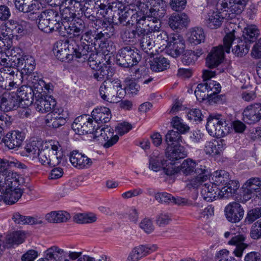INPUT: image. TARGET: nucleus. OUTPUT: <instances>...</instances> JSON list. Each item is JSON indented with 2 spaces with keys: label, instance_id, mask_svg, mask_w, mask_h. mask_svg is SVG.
Here are the masks:
<instances>
[{
  "label": "nucleus",
  "instance_id": "nucleus-1",
  "mask_svg": "<svg viewBox=\"0 0 261 261\" xmlns=\"http://www.w3.org/2000/svg\"><path fill=\"white\" fill-rule=\"evenodd\" d=\"M126 91L122 88L118 79L104 81L99 88V94L101 98L111 103H117L125 95Z\"/></svg>",
  "mask_w": 261,
  "mask_h": 261
},
{
  "label": "nucleus",
  "instance_id": "nucleus-2",
  "mask_svg": "<svg viewBox=\"0 0 261 261\" xmlns=\"http://www.w3.org/2000/svg\"><path fill=\"white\" fill-rule=\"evenodd\" d=\"M234 31L227 33L223 39V45L213 48L206 59L207 66L211 68L218 66L224 59V51L229 53L233 41L234 40Z\"/></svg>",
  "mask_w": 261,
  "mask_h": 261
},
{
  "label": "nucleus",
  "instance_id": "nucleus-3",
  "mask_svg": "<svg viewBox=\"0 0 261 261\" xmlns=\"http://www.w3.org/2000/svg\"><path fill=\"white\" fill-rule=\"evenodd\" d=\"M50 147L46 142L42 143L41 150L37 158L43 165L55 166L61 162L63 154L61 152L58 151L59 146L58 142L50 144Z\"/></svg>",
  "mask_w": 261,
  "mask_h": 261
},
{
  "label": "nucleus",
  "instance_id": "nucleus-4",
  "mask_svg": "<svg viewBox=\"0 0 261 261\" xmlns=\"http://www.w3.org/2000/svg\"><path fill=\"white\" fill-rule=\"evenodd\" d=\"M37 25L39 29L46 33L58 31L61 28L58 13L49 9L38 15Z\"/></svg>",
  "mask_w": 261,
  "mask_h": 261
},
{
  "label": "nucleus",
  "instance_id": "nucleus-5",
  "mask_svg": "<svg viewBox=\"0 0 261 261\" xmlns=\"http://www.w3.org/2000/svg\"><path fill=\"white\" fill-rule=\"evenodd\" d=\"M205 166L198 165L196 162L191 159H187L181 165L175 168L174 166L164 168V172L167 175L171 176L176 173H180L185 176L194 175L199 172L205 171Z\"/></svg>",
  "mask_w": 261,
  "mask_h": 261
},
{
  "label": "nucleus",
  "instance_id": "nucleus-6",
  "mask_svg": "<svg viewBox=\"0 0 261 261\" xmlns=\"http://www.w3.org/2000/svg\"><path fill=\"white\" fill-rule=\"evenodd\" d=\"M116 58L117 63L124 67L133 66L141 60V56L138 53L130 46H126L120 49Z\"/></svg>",
  "mask_w": 261,
  "mask_h": 261
},
{
  "label": "nucleus",
  "instance_id": "nucleus-7",
  "mask_svg": "<svg viewBox=\"0 0 261 261\" xmlns=\"http://www.w3.org/2000/svg\"><path fill=\"white\" fill-rule=\"evenodd\" d=\"M218 0H211L215 7V10H210L205 18V23L210 28L215 29L220 27L224 18L227 16L228 10H219L217 8Z\"/></svg>",
  "mask_w": 261,
  "mask_h": 261
},
{
  "label": "nucleus",
  "instance_id": "nucleus-8",
  "mask_svg": "<svg viewBox=\"0 0 261 261\" xmlns=\"http://www.w3.org/2000/svg\"><path fill=\"white\" fill-rule=\"evenodd\" d=\"M151 0H137L135 4L139 11L137 14V18L134 20L138 26L137 28L144 29V34L147 32L148 17L151 16L149 13V7L151 5Z\"/></svg>",
  "mask_w": 261,
  "mask_h": 261
},
{
  "label": "nucleus",
  "instance_id": "nucleus-9",
  "mask_svg": "<svg viewBox=\"0 0 261 261\" xmlns=\"http://www.w3.org/2000/svg\"><path fill=\"white\" fill-rule=\"evenodd\" d=\"M226 126V122L220 115H210L207 119L206 128L211 136L221 138L225 134Z\"/></svg>",
  "mask_w": 261,
  "mask_h": 261
},
{
  "label": "nucleus",
  "instance_id": "nucleus-10",
  "mask_svg": "<svg viewBox=\"0 0 261 261\" xmlns=\"http://www.w3.org/2000/svg\"><path fill=\"white\" fill-rule=\"evenodd\" d=\"M72 44L71 40L68 41H58L55 44L53 51L57 59L62 62L69 61L73 59V54L74 50H72Z\"/></svg>",
  "mask_w": 261,
  "mask_h": 261
},
{
  "label": "nucleus",
  "instance_id": "nucleus-11",
  "mask_svg": "<svg viewBox=\"0 0 261 261\" xmlns=\"http://www.w3.org/2000/svg\"><path fill=\"white\" fill-rule=\"evenodd\" d=\"M93 120L88 116L85 115L76 118L72 124V128L75 132L80 135L86 134L94 135V128L92 125Z\"/></svg>",
  "mask_w": 261,
  "mask_h": 261
},
{
  "label": "nucleus",
  "instance_id": "nucleus-12",
  "mask_svg": "<svg viewBox=\"0 0 261 261\" xmlns=\"http://www.w3.org/2000/svg\"><path fill=\"white\" fill-rule=\"evenodd\" d=\"M18 176L17 177V184H9L6 183L4 187V190H3V200L5 203L8 204H12L17 202L21 197L22 191L20 188H17L19 185Z\"/></svg>",
  "mask_w": 261,
  "mask_h": 261
},
{
  "label": "nucleus",
  "instance_id": "nucleus-13",
  "mask_svg": "<svg viewBox=\"0 0 261 261\" xmlns=\"http://www.w3.org/2000/svg\"><path fill=\"white\" fill-rule=\"evenodd\" d=\"M242 188L245 200L254 198L261 192V178L255 177L249 178L244 184Z\"/></svg>",
  "mask_w": 261,
  "mask_h": 261
},
{
  "label": "nucleus",
  "instance_id": "nucleus-14",
  "mask_svg": "<svg viewBox=\"0 0 261 261\" xmlns=\"http://www.w3.org/2000/svg\"><path fill=\"white\" fill-rule=\"evenodd\" d=\"M234 233L231 230L224 233V237L228 238L230 237L231 239L228 241V244L230 245L236 246L233 251L234 255L238 257H241L243 255L244 251L248 247V245L245 243L246 237L243 234H238L233 236Z\"/></svg>",
  "mask_w": 261,
  "mask_h": 261
},
{
  "label": "nucleus",
  "instance_id": "nucleus-15",
  "mask_svg": "<svg viewBox=\"0 0 261 261\" xmlns=\"http://www.w3.org/2000/svg\"><path fill=\"white\" fill-rule=\"evenodd\" d=\"M94 136L97 138L99 141L106 142L103 144L105 148L112 146L119 140V137L117 135L113 136V132L108 126L97 128L94 131Z\"/></svg>",
  "mask_w": 261,
  "mask_h": 261
},
{
  "label": "nucleus",
  "instance_id": "nucleus-16",
  "mask_svg": "<svg viewBox=\"0 0 261 261\" xmlns=\"http://www.w3.org/2000/svg\"><path fill=\"white\" fill-rule=\"evenodd\" d=\"M166 48L168 54L172 57H178L185 48L184 40L182 37L178 34H173L169 37Z\"/></svg>",
  "mask_w": 261,
  "mask_h": 261
},
{
  "label": "nucleus",
  "instance_id": "nucleus-17",
  "mask_svg": "<svg viewBox=\"0 0 261 261\" xmlns=\"http://www.w3.org/2000/svg\"><path fill=\"white\" fill-rule=\"evenodd\" d=\"M224 213L225 217L229 222L237 223L243 219L244 211L239 202H232L225 206Z\"/></svg>",
  "mask_w": 261,
  "mask_h": 261
},
{
  "label": "nucleus",
  "instance_id": "nucleus-18",
  "mask_svg": "<svg viewBox=\"0 0 261 261\" xmlns=\"http://www.w3.org/2000/svg\"><path fill=\"white\" fill-rule=\"evenodd\" d=\"M244 122L248 124H254L261 119V103H254L246 107L243 112Z\"/></svg>",
  "mask_w": 261,
  "mask_h": 261
},
{
  "label": "nucleus",
  "instance_id": "nucleus-19",
  "mask_svg": "<svg viewBox=\"0 0 261 261\" xmlns=\"http://www.w3.org/2000/svg\"><path fill=\"white\" fill-rule=\"evenodd\" d=\"M248 0H218L217 7L219 10H228L231 13L239 14L242 12Z\"/></svg>",
  "mask_w": 261,
  "mask_h": 261
},
{
  "label": "nucleus",
  "instance_id": "nucleus-20",
  "mask_svg": "<svg viewBox=\"0 0 261 261\" xmlns=\"http://www.w3.org/2000/svg\"><path fill=\"white\" fill-rule=\"evenodd\" d=\"M156 245H139L129 252L126 261H139L157 249Z\"/></svg>",
  "mask_w": 261,
  "mask_h": 261
},
{
  "label": "nucleus",
  "instance_id": "nucleus-21",
  "mask_svg": "<svg viewBox=\"0 0 261 261\" xmlns=\"http://www.w3.org/2000/svg\"><path fill=\"white\" fill-rule=\"evenodd\" d=\"M66 33L70 40L77 41L82 40V33L85 28V23L81 19L75 20L64 26Z\"/></svg>",
  "mask_w": 261,
  "mask_h": 261
},
{
  "label": "nucleus",
  "instance_id": "nucleus-22",
  "mask_svg": "<svg viewBox=\"0 0 261 261\" xmlns=\"http://www.w3.org/2000/svg\"><path fill=\"white\" fill-rule=\"evenodd\" d=\"M187 152L181 145L168 146L166 149V156L168 159V163L165 167L174 166L176 161L187 156Z\"/></svg>",
  "mask_w": 261,
  "mask_h": 261
},
{
  "label": "nucleus",
  "instance_id": "nucleus-23",
  "mask_svg": "<svg viewBox=\"0 0 261 261\" xmlns=\"http://www.w3.org/2000/svg\"><path fill=\"white\" fill-rule=\"evenodd\" d=\"M9 162L0 159V183L3 186L5 182L7 184H17L18 174L16 172L9 170Z\"/></svg>",
  "mask_w": 261,
  "mask_h": 261
},
{
  "label": "nucleus",
  "instance_id": "nucleus-24",
  "mask_svg": "<svg viewBox=\"0 0 261 261\" xmlns=\"http://www.w3.org/2000/svg\"><path fill=\"white\" fill-rule=\"evenodd\" d=\"M29 88L32 90V93L35 98L41 95H45L48 92L49 85L45 83L38 76L31 75L29 80Z\"/></svg>",
  "mask_w": 261,
  "mask_h": 261
},
{
  "label": "nucleus",
  "instance_id": "nucleus-25",
  "mask_svg": "<svg viewBox=\"0 0 261 261\" xmlns=\"http://www.w3.org/2000/svg\"><path fill=\"white\" fill-rule=\"evenodd\" d=\"M15 7L19 12L36 14L41 8L38 0H15Z\"/></svg>",
  "mask_w": 261,
  "mask_h": 261
},
{
  "label": "nucleus",
  "instance_id": "nucleus-26",
  "mask_svg": "<svg viewBox=\"0 0 261 261\" xmlns=\"http://www.w3.org/2000/svg\"><path fill=\"white\" fill-rule=\"evenodd\" d=\"M25 238L24 232L16 231L8 234L5 241L0 240V254L6 248L11 247L14 244L19 245L23 242Z\"/></svg>",
  "mask_w": 261,
  "mask_h": 261
},
{
  "label": "nucleus",
  "instance_id": "nucleus-27",
  "mask_svg": "<svg viewBox=\"0 0 261 261\" xmlns=\"http://www.w3.org/2000/svg\"><path fill=\"white\" fill-rule=\"evenodd\" d=\"M35 98V108L37 111L41 113L50 111L56 105V100L50 96L41 95Z\"/></svg>",
  "mask_w": 261,
  "mask_h": 261
},
{
  "label": "nucleus",
  "instance_id": "nucleus-28",
  "mask_svg": "<svg viewBox=\"0 0 261 261\" xmlns=\"http://www.w3.org/2000/svg\"><path fill=\"white\" fill-rule=\"evenodd\" d=\"M24 139L23 134L18 131H12L8 133L1 139V142L4 143L9 149L18 147L21 144Z\"/></svg>",
  "mask_w": 261,
  "mask_h": 261
},
{
  "label": "nucleus",
  "instance_id": "nucleus-29",
  "mask_svg": "<svg viewBox=\"0 0 261 261\" xmlns=\"http://www.w3.org/2000/svg\"><path fill=\"white\" fill-rule=\"evenodd\" d=\"M69 160L74 167L80 169H88L93 164L90 158L77 151H73L71 153Z\"/></svg>",
  "mask_w": 261,
  "mask_h": 261
},
{
  "label": "nucleus",
  "instance_id": "nucleus-30",
  "mask_svg": "<svg viewBox=\"0 0 261 261\" xmlns=\"http://www.w3.org/2000/svg\"><path fill=\"white\" fill-rule=\"evenodd\" d=\"M190 20L185 13H174L169 18L168 24L173 30L181 29L186 27Z\"/></svg>",
  "mask_w": 261,
  "mask_h": 261
},
{
  "label": "nucleus",
  "instance_id": "nucleus-31",
  "mask_svg": "<svg viewBox=\"0 0 261 261\" xmlns=\"http://www.w3.org/2000/svg\"><path fill=\"white\" fill-rule=\"evenodd\" d=\"M82 40L74 41L71 40L72 44V50H74L73 57L76 58H83L86 60L90 51L89 50V45L86 43Z\"/></svg>",
  "mask_w": 261,
  "mask_h": 261
},
{
  "label": "nucleus",
  "instance_id": "nucleus-32",
  "mask_svg": "<svg viewBox=\"0 0 261 261\" xmlns=\"http://www.w3.org/2000/svg\"><path fill=\"white\" fill-rule=\"evenodd\" d=\"M19 106V101L14 96L8 94L0 96V109L4 112H8L15 109Z\"/></svg>",
  "mask_w": 261,
  "mask_h": 261
},
{
  "label": "nucleus",
  "instance_id": "nucleus-33",
  "mask_svg": "<svg viewBox=\"0 0 261 261\" xmlns=\"http://www.w3.org/2000/svg\"><path fill=\"white\" fill-rule=\"evenodd\" d=\"M136 6L130 5L129 6L124 7L123 10L121 11V14L119 17V19L121 23L124 22L129 23L131 21L133 23L134 20L137 18V14L139 11L137 10Z\"/></svg>",
  "mask_w": 261,
  "mask_h": 261
},
{
  "label": "nucleus",
  "instance_id": "nucleus-34",
  "mask_svg": "<svg viewBox=\"0 0 261 261\" xmlns=\"http://www.w3.org/2000/svg\"><path fill=\"white\" fill-rule=\"evenodd\" d=\"M92 118L97 123H107L112 117L110 110L106 107L94 109L91 113Z\"/></svg>",
  "mask_w": 261,
  "mask_h": 261
},
{
  "label": "nucleus",
  "instance_id": "nucleus-35",
  "mask_svg": "<svg viewBox=\"0 0 261 261\" xmlns=\"http://www.w3.org/2000/svg\"><path fill=\"white\" fill-rule=\"evenodd\" d=\"M8 71V87L7 90H10L13 88H17L22 82V73L19 71L17 68H10Z\"/></svg>",
  "mask_w": 261,
  "mask_h": 261
},
{
  "label": "nucleus",
  "instance_id": "nucleus-36",
  "mask_svg": "<svg viewBox=\"0 0 261 261\" xmlns=\"http://www.w3.org/2000/svg\"><path fill=\"white\" fill-rule=\"evenodd\" d=\"M66 122V120L65 118L60 114L55 112L47 114L45 118V123L49 127L58 128L64 125Z\"/></svg>",
  "mask_w": 261,
  "mask_h": 261
},
{
  "label": "nucleus",
  "instance_id": "nucleus-37",
  "mask_svg": "<svg viewBox=\"0 0 261 261\" xmlns=\"http://www.w3.org/2000/svg\"><path fill=\"white\" fill-rule=\"evenodd\" d=\"M218 188L213 182H209L202 186L201 194L204 200L212 201L217 197Z\"/></svg>",
  "mask_w": 261,
  "mask_h": 261
},
{
  "label": "nucleus",
  "instance_id": "nucleus-38",
  "mask_svg": "<svg viewBox=\"0 0 261 261\" xmlns=\"http://www.w3.org/2000/svg\"><path fill=\"white\" fill-rule=\"evenodd\" d=\"M149 13L151 16L148 17L149 22L147 23V32H158L161 28L159 11L151 8L149 9Z\"/></svg>",
  "mask_w": 261,
  "mask_h": 261
},
{
  "label": "nucleus",
  "instance_id": "nucleus-39",
  "mask_svg": "<svg viewBox=\"0 0 261 261\" xmlns=\"http://www.w3.org/2000/svg\"><path fill=\"white\" fill-rule=\"evenodd\" d=\"M66 251L57 246H53L45 252V257L48 261H61L66 254Z\"/></svg>",
  "mask_w": 261,
  "mask_h": 261
},
{
  "label": "nucleus",
  "instance_id": "nucleus-40",
  "mask_svg": "<svg viewBox=\"0 0 261 261\" xmlns=\"http://www.w3.org/2000/svg\"><path fill=\"white\" fill-rule=\"evenodd\" d=\"M188 41L194 45H197L203 42L205 34L202 28L195 27L192 28L188 33Z\"/></svg>",
  "mask_w": 261,
  "mask_h": 261
},
{
  "label": "nucleus",
  "instance_id": "nucleus-41",
  "mask_svg": "<svg viewBox=\"0 0 261 261\" xmlns=\"http://www.w3.org/2000/svg\"><path fill=\"white\" fill-rule=\"evenodd\" d=\"M45 219L49 223L65 222L70 218V214L65 211H53L45 215Z\"/></svg>",
  "mask_w": 261,
  "mask_h": 261
},
{
  "label": "nucleus",
  "instance_id": "nucleus-42",
  "mask_svg": "<svg viewBox=\"0 0 261 261\" xmlns=\"http://www.w3.org/2000/svg\"><path fill=\"white\" fill-rule=\"evenodd\" d=\"M238 181L230 180L225 186L219 189L217 197L228 198L234 194L239 188Z\"/></svg>",
  "mask_w": 261,
  "mask_h": 261
},
{
  "label": "nucleus",
  "instance_id": "nucleus-43",
  "mask_svg": "<svg viewBox=\"0 0 261 261\" xmlns=\"http://www.w3.org/2000/svg\"><path fill=\"white\" fill-rule=\"evenodd\" d=\"M260 34V31L255 25H249L245 27L243 32V40L249 44L253 42Z\"/></svg>",
  "mask_w": 261,
  "mask_h": 261
},
{
  "label": "nucleus",
  "instance_id": "nucleus-44",
  "mask_svg": "<svg viewBox=\"0 0 261 261\" xmlns=\"http://www.w3.org/2000/svg\"><path fill=\"white\" fill-rule=\"evenodd\" d=\"M163 162V156L158 151H153L149 158L148 168L149 169L158 172L165 167Z\"/></svg>",
  "mask_w": 261,
  "mask_h": 261
},
{
  "label": "nucleus",
  "instance_id": "nucleus-45",
  "mask_svg": "<svg viewBox=\"0 0 261 261\" xmlns=\"http://www.w3.org/2000/svg\"><path fill=\"white\" fill-rule=\"evenodd\" d=\"M11 22L12 28H13V33L14 38L18 40L20 37H22L27 33L28 23L25 21H17L13 19L10 20Z\"/></svg>",
  "mask_w": 261,
  "mask_h": 261
},
{
  "label": "nucleus",
  "instance_id": "nucleus-46",
  "mask_svg": "<svg viewBox=\"0 0 261 261\" xmlns=\"http://www.w3.org/2000/svg\"><path fill=\"white\" fill-rule=\"evenodd\" d=\"M16 95L19 103L21 101H27V103H24L27 105L32 103L34 96L31 88L27 86H21L19 88L17 91Z\"/></svg>",
  "mask_w": 261,
  "mask_h": 261
},
{
  "label": "nucleus",
  "instance_id": "nucleus-47",
  "mask_svg": "<svg viewBox=\"0 0 261 261\" xmlns=\"http://www.w3.org/2000/svg\"><path fill=\"white\" fill-rule=\"evenodd\" d=\"M10 20L1 26L0 37L5 42H7V47L12 43V40L14 38L13 33V29Z\"/></svg>",
  "mask_w": 261,
  "mask_h": 261
},
{
  "label": "nucleus",
  "instance_id": "nucleus-48",
  "mask_svg": "<svg viewBox=\"0 0 261 261\" xmlns=\"http://www.w3.org/2000/svg\"><path fill=\"white\" fill-rule=\"evenodd\" d=\"M169 61L162 56L156 57L150 62V68L155 72H160L166 70L169 67Z\"/></svg>",
  "mask_w": 261,
  "mask_h": 261
},
{
  "label": "nucleus",
  "instance_id": "nucleus-49",
  "mask_svg": "<svg viewBox=\"0 0 261 261\" xmlns=\"http://www.w3.org/2000/svg\"><path fill=\"white\" fill-rule=\"evenodd\" d=\"M192 206L196 208L194 215L195 217L198 219H202L205 217L207 218L209 216H212L214 214L213 207L207 206L203 208V204L201 202H195Z\"/></svg>",
  "mask_w": 261,
  "mask_h": 261
},
{
  "label": "nucleus",
  "instance_id": "nucleus-50",
  "mask_svg": "<svg viewBox=\"0 0 261 261\" xmlns=\"http://www.w3.org/2000/svg\"><path fill=\"white\" fill-rule=\"evenodd\" d=\"M12 219L16 223L21 225H33L41 224L42 223V221L39 219L31 216H23L19 213H14Z\"/></svg>",
  "mask_w": 261,
  "mask_h": 261
},
{
  "label": "nucleus",
  "instance_id": "nucleus-51",
  "mask_svg": "<svg viewBox=\"0 0 261 261\" xmlns=\"http://www.w3.org/2000/svg\"><path fill=\"white\" fill-rule=\"evenodd\" d=\"M202 171L199 172L198 173H195L193 175L194 177L189 181V184L188 185L190 188H197L200 186H202V183L207 179L209 172L206 167L205 171Z\"/></svg>",
  "mask_w": 261,
  "mask_h": 261
},
{
  "label": "nucleus",
  "instance_id": "nucleus-52",
  "mask_svg": "<svg viewBox=\"0 0 261 261\" xmlns=\"http://www.w3.org/2000/svg\"><path fill=\"white\" fill-rule=\"evenodd\" d=\"M42 144L38 141H33L27 144L25 147L26 155L32 158V160L37 158L38 154L41 150Z\"/></svg>",
  "mask_w": 261,
  "mask_h": 261
},
{
  "label": "nucleus",
  "instance_id": "nucleus-53",
  "mask_svg": "<svg viewBox=\"0 0 261 261\" xmlns=\"http://www.w3.org/2000/svg\"><path fill=\"white\" fill-rule=\"evenodd\" d=\"M85 23V28L82 35V40L86 41L88 43L93 44L95 33H96V29L90 22Z\"/></svg>",
  "mask_w": 261,
  "mask_h": 261
},
{
  "label": "nucleus",
  "instance_id": "nucleus-54",
  "mask_svg": "<svg viewBox=\"0 0 261 261\" xmlns=\"http://www.w3.org/2000/svg\"><path fill=\"white\" fill-rule=\"evenodd\" d=\"M213 180V183L217 187L221 184L226 185L229 181V173L225 170L216 171L214 173Z\"/></svg>",
  "mask_w": 261,
  "mask_h": 261
},
{
  "label": "nucleus",
  "instance_id": "nucleus-55",
  "mask_svg": "<svg viewBox=\"0 0 261 261\" xmlns=\"http://www.w3.org/2000/svg\"><path fill=\"white\" fill-rule=\"evenodd\" d=\"M250 44L243 39L238 41L237 45L232 49V51L236 56L242 57L246 55L249 50Z\"/></svg>",
  "mask_w": 261,
  "mask_h": 261
},
{
  "label": "nucleus",
  "instance_id": "nucleus-56",
  "mask_svg": "<svg viewBox=\"0 0 261 261\" xmlns=\"http://www.w3.org/2000/svg\"><path fill=\"white\" fill-rule=\"evenodd\" d=\"M74 222L79 224L91 223L96 221V217L93 214H77L73 217Z\"/></svg>",
  "mask_w": 261,
  "mask_h": 261
},
{
  "label": "nucleus",
  "instance_id": "nucleus-57",
  "mask_svg": "<svg viewBox=\"0 0 261 261\" xmlns=\"http://www.w3.org/2000/svg\"><path fill=\"white\" fill-rule=\"evenodd\" d=\"M140 46L145 53L152 54L153 52L149 53L154 46V41L148 35L144 34L140 41Z\"/></svg>",
  "mask_w": 261,
  "mask_h": 261
},
{
  "label": "nucleus",
  "instance_id": "nucleus-58",
  "mask_svg": "<svg viewBox=\"0 0 261 261\" xmlns=\"http://www.w3.org/2000/svg\"><path fill=\"white\" fill-rule=\"evenodd\" d=\"M23 56L20 57V55H13L12 50L10 51L8 62H7V66L10 68L20 67L23 64V60L22 58Z\"/></svg>",
  "mask_w": 261,
  "mask_h": 261
},
{
  "label": "nucleus",
  "instance_id": "nucleus-59",
  "mask_svg": "<svg viewBox=\"0 0 261 261\" xmlns=\"http://www.w3.org/2000/svg\"><path fill=\"white\" fill-rule=\"evenodd\" d=\"M173 127L180 133L184 134L189 130L190 127L185 124L183 120L177 116L173 118L172 120Z\"/></svg>",
  "mask_w": 261,
  "mask_h": 261
},
{
  "label": "nucleus",
  "instance_id": "nucleus-60",
  "mask_svg": "<svg viewBox=\"0 0 261 261\" xmlns=\"http://www.w3.org/2000/svg\"><path fill=\"white\" fill-rule=\"evenodd\" d=\"M109 68L107 66H100L93 72V77L98 81H102L105 79H108Z\"/></svg>",
  "mask_w": 261,
  "mask_h": 261
},
{
  "label": "nucleus",
  "instance_id": "nucleus-61",
  "mask_svg": "<svg viewBox=\"0 0 261 261\" xmlns=\"http://www.w3.org/2000/svg\"><path fill=\"white\" fill-rule=\"evenodd\" d=\"M23 64L20 66L22 69H23L26 73H31L35 67V60L34 58L29 55L23 56Z\"/></svg>",
  "mask_w": 261,
  "mask_h": 261
},
{
  "label": "nucleus",
  "instance_id": "nucleus-62",
  "mask_svg": "<svg viewBox=\"0 0 261 261\" xmlns=\"http://www.w3.org/2000/svg\"><path fill=\"white\" fill-rule=\"evenodd\" d=\"M210 87L211 85H210L209 83L207 82L203 84H198L195 90V94L197 99L198 100L203 99L205 96V94L204 93L207 91V93H209V88Z\"/></svg>",
  "mask_w": 261,
  "mask_h": 261
},
{
  "label": "nucleus",
  "instance_id": "nucleus-63",
  "mask_svg": "<svg viewBox=\"0 0 261 261\" xmlns=\"http://www.w3.org/2000/svg\"><path fill=\"white\" fill-rule=\"evenodd\" d=\"M155 199L161 203L172 204L173 196L168 193H158L155 195Z\"/></svg>",
  "mask_w": 261,
  "mask_h": 261
},
{
  "label": "nucleus",
  "instance_id": "nucleus-64",
  "mask_svg": "<svg viewBox=\"0 0 261 261\" xmlns=\"http://www.w3.org/2000/svg\"><path fill=\"white\" fill-rule=\"evenodd\" d=\"M139 227L147 233H151L154 229L152 220L149 218H144L139 223Z\"/></svg>",
  "mask_w": 261,
  "mask_h": 261
}]
</instances>
